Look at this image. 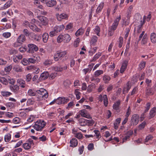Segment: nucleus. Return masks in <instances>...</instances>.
I'll return each mask as SVG.
<instances>
[{"label":"nucleus","mask_w":156,"mask_h":156,"mask_svg":"<svg viewBox=\"0 0 156 156\" xmlns=\"http://www.w3.org/2000/svg\"><path fill=\"white\" fill-rule=\"evenodd\" d=\"M36 93L42 96L43 98H46L48 97V94L47 91L43 88H41L36 91L34 89H30L28 91V94L30 96H34L35 95Z\"/></svg>","instance_id":"obj_1"},{"label":"nucleus","mask_w":156,"mask_h":156,"mask_svg":"<svg viewBox=\"0 0 156 156\" xmlns=\"http://www.w3.org/2000/svg\"><path fill=\"white\" fill-rule=\"evenodd\" d=\"M46 125V122L43 120H39L35 122L32 127L37 131H42Z\"/></svg>","instance_id":"obj_2"},{"label":"nucleus","mask_w":156,"mask_h":156,"mask_svg":"<svg viewBox=\"0 0 156 156\" xmlns=\"http://www.w3.org/2000/svg\"><path fill=\"white\" fill-rule=\"evenodd\" d=\"M64 28L65 26L63 25L55 26L54 27L53 30L50 32V36L52 37L55 36L58 32H60Z\"/></svg>","instance_id":"obj_3"},{"label":"nucleus","mask_w":156,"mask_h":156,"mask_svg":"<svg viewBox=\"0 0 156 156\" xmlns=\"http://www.w3.org/2000/svg\"><path fill=\"white\" fill-rule=\"evenodd\" d=\"M67 53L66 51H57L54 55V59L55 61L61 60Z\"/></svg>","instance_id":"obj_4"},{"label":"nucleus","mask_w":156,"mask_h":156,"mask_svg":"<svg viewBox=\"0 0 156 156\" xmlns=\"http://www.w3.org/2000/svg\"><path fill=\"white\" fill-rule=\"evenodd\" d=\"M26 38L25 36L23 34H21L19 36L16 40V42L14 43V46L17 47L20 46L25 41Z\"/></svg>","instance_id":"obj_5"},{"label":"nucleus","mask_w":156,"mask_h":156,"mask_svg":"<svg viewBox=\"0 0 156 156\" xmlns=\"http://www.w3.org/2000/svg\"><path fill=\"white\" fill-rule=\"evenodd\" d=\"M121 19V16L120 15L116 18L110 28L111 30L114 31L116 29Z\"/></svg>","instance_id":"obj_6"},{"label":"nucleus","mask_w":156,"mask_h":156,"mask_svg":"<svg viewBox=\"0 0 156 156\" xmlns=\"http://www.w3.org/2000/svg\"><path fill=\"white\" fill-rule=\"evenodd\" d=\"M34 144L33 140L31 139H29L26 143L23 144L22 147L25 150H28L30 149L32 146Z\"/></svg>","instance_id":"obj_7"},{"label":"nucleus","mask_w":156,"mask_h":156,"mask_svg":"<svg viewBox=\"0 0 156 156\" xmlns=\"http://www.w3.org/2000/svg\"><path fill=\"white\" fill-rule=\"evenodd\" d=\"M56 17L58 21H61L63 20H67L68 19V15L64 13L61 14L57 13L56 14Z\"/></svg>","instance_id":"obj_8"},{"label":"nucleus","mask_w":156,"mask_h":156,"mask_svg":"<svg viewBox=\"0 0 156 156\" xmlns=\"http://www.w3.org/2000/svg\"><path fill=\"white\" fill-rule=\"evenodd\" d=\"M139 115L136 114L133 115L131 119L130 123L131 125H136L139 122Z\"/></svg>","instance_id":"obj_9"},{"label":"nucleus","mask_w":156,"mask_h":156,"mask_svg":"<svg viewBox=\"0 0 156 156\" xmlns=\"http://www.w3.org/2000/svg\"><path fill=\"white\" fill-rule=\"evenodd\" d=\"M69 101V99L68 98H65L63 97L58 98L56 99L55 103L58 105L61 104H65Z\"/></svg>","instance_id":"obj_10"},{"label":"nucleus","mask_w":156,"mask_h":156,"mask_svg":"<svg viewBox=\"0 0 156 156\" xmlns=\"http://www.w3.org/2000/svg\"><path fill=\"white\" fill-rule=\"evenodd\" d=\"M67 68V66L66 65L64 66H53L51 67L52 70L57 72H61L63 70H66Z\"/></svg>","instance_id":"obj_11"},{"label":"nucleus","mask_w":156,"mask_h":156,"mask_svg":"<svg viewBox=\"0 0 156 156\" xmlns=\"http://www.w3.org/2000/svg\"><path fill=\"white\" fill-rule=\"evenodd\" d=\"M28 51L30 53H32L34 51H36L38 50L37 46L35 44H30L28 45Z\"/></svg>","instance_id":"obj_12"},{"label":"nucleus","mask_w":156,"mask_h":156,"mask_svg":"<svg viewBox=\"0 0 156 156\" xmlns=\"http://www.w3.org/2000/svg\"><path fill=\"white\" fill-rule=\"evenodd\" d=\"M98 99L101 101H103L104 105L105 106H107L108 103V99L107 96L106 94L104 95L103 96L101 94L98 97Z\"/></svg>","instance_id":"obj_13"},{"label":"nucleus","mask_w":156,"mask_h":156,"mask_svg":"<svg viewBox=\"0 0 156 156\" xmlns=\"http://www.w3.org/2000/svg\"><path fill=\"white\" fill-rule=\"evenodd\" d=\"M40 60V58L38 56L36 57H34L33 58H30L28 59L29 63H34L37 61L38 62Z\"/></svg>","instance_id":"obj_14"},{"label":"nucleus","mask_w":156,"mask_h":156,"mask_svg":"<svg viewBox=\"0 0 156 156\" xmlns=\"http://www.w3.org/2000/svg\"><path fill=\"white\" fill-rule=\"evenodd\" d=\"M80 114L81 116L87 119L91 118L90 115L87 112V110L83 109L80 111Z\"/></svg>","instance_id":"obj_15"},{"label":"nucleus","mask_w":156,"mask_h":156,"mask_svg":"<svg viewBox=\"0 0 156 156\" xmlns=\"http://www.w3.org/2000/svg\"><path fill=\"white\" fill-rule=\"evenodd\" d=\"M128 63V61L127 60H124L123 61L120 69V72L121 73H123L126 69Z\"/></svg>","instance_id":"obj_16"},{"label":"nucleus","mask_w":156,"mask_h":156,"mask_svg":"<svg viewBox=\"0 0 156 156\" xmlns=\"http://www.w3.org/2000/svg\"><path fill=\"white\" fill-rule=\"evenodd\" d=\"M29 27L33 31L35 32H40L41 29L38 28L33 23H30Z\"/></svg>","instance_id":"obj_17"},{"label":"nucleus","mask_w":156,"mask_h":156,"mask_svg":"<svg viewBox=\"0 0 156 156\" xmlns=\"http://www.w3.org/2000/svg\"><path fill=\"white\" fill-rule=\"evenodd\" d=\"M29 27L33 31L35 32H40L41 29L38 28L33 23H30Z\"/></svg>","instance_id":"obj_18"},{"label":"nucleus","mask_w":156,"mask_h":156,"mask_svg":"<svg viewBox=\"0 0 156 156\" xmlns=\"http://www.w3.org/2000/svg\"><path fill=\"white\" fill-rule=\"evenodd\" d=\"M29 27L33 31L35 32H40L41 29L38 28L33 23H30Z\"/></svg>","instance_id":"obj_19"},{"label":"nucleus","mask_w":156,"mask_h":156,"mask_svg":"<svg viewBox=\"0 0 156 156\" xmlns=\"http://www.w3.org/2000/svg\"><path fill=\"white\" fill-rule=\"evenodd\" d=\"M17 83L19 86L22 88H24L25 87L26 84L24 80L21 79H19L17 80Z\"/></svg>","instance_id":"obj_20"},{"label":"nucleus","mask_w":156,"mask_h":156,"mask_svg":"<svg viewBox=\"0 0 156 156\" xmlns=\"http://www.w3.org/2000/svg\"><path fill=\"white\" fill-rule=\"evenodd\" d=\"M49 73L48 72H44L41 74L40 78L42 80H45L49 77Z\"/></svg>","instance_id":"obj_21"},{"label":"nucleus","mask_w":156,"mask_h":156,"mask_svg":"<svg viewBox=\"0 0 156 156\" xmlns=\"http://www.w3.org/2000/svg\"><path fill=\"white\" fill-rule=\"evenodd\" d=\"M39 20L44 25H46L48 23V19L44 16H39Z\"/></svg>","instance_id":"obj_22"},{"label":"nucleus","mask_w":156,"mask_h":156,"mask_svg":"<svg viewBox=\"0 0 156 156\" xmlns=\"http://www.w3.org/2000/svg\"><path fill=\"white\" fill-rule=\"evenodd\" d=\"M63 35V41L65 42L68 43L71 40V37L68 34H64Z\"/></svg>","instance_id":"obj_23"},{"label":"nucleus","mask_w":156,"mask_h":156,"mask_svg":"<svg viewBox=\"0 0 156 156\" xmlns=\"http://www.w3.org/2000/svg\"><path fill=\"white\" fill-rule=\"evenodd\" d=\"M70 147H76L78 144V141L76 139L73 138L70 141Z\"/></svg>","instance_id":"obj_24"},{"label":"nucleus","mask_w":156,"mask_h":156,"mask_svg":"<svg viewBox=\"0 0 156 156\" xmlns=\"http://www.w3.org/2000/svg\"><path fill=\"white\" fill-rule=\"evenodd\" d=\"M156 113V108L155 107H154L152 108L151 109V110L149 115V119H150L154 117Z\"/></svg>","instance_id":"obj_25"},{"label":"nucleus","mask_w":156,"mask_h":156,"mask_svg":"<svg viewBox=\"0 0 156 156\" xmlns=\"http://www.w3.org/2000/svg\"><path fill=\"white\" fill-rule=\"evenodd\" d=\"M10 88L11 90L15 93H17L19 90V87L16 85H14L11 86Z\"/></svg>","instance_id":"obj_26"},{"label":"nucleus","mask_w":156,"mask_h":156,"mask_svg":"<svg viewBox=\"0 0 156 156\" xmlns=\"http://www.w3.org/2000/svg\"><path fill=\"white\" fill-rule=\"evenodd\" d=\"M150 39L152 43L154 44L156 43V34L155 33H152L150 34Z\"/></svg>","instance_id":"obj_27"},{"label":"nucleus","mask_w":156,"mask_h":156,"mask_svg":"<svg viewBox=\"0 0 156 156\" xmlns=\"http://www.w3.org/2000/svg\"><path fill=\"white\" fill-rule=\"evenodd\" d=\"M121 120V119L120 118H119L116 119L114 123V127L115 129H117Z\"/></svg>","instance_id":"obj_28"},{"label":"nucleus","mask_w":156,"mask_h":156,"mask_svg":"<svg viewBox=\"0 0 156 156\" xmlns=\"http://www.w3.org/2000/svg\"><path fill=\"white\" fill-rule=\"evenodd\" d=\"M13 69L17 72H22L23 69L22 67L18 65H15L14 66Z\"/></svg>","instance_id":"obj_29"},{"label":"nucleus","mask_w":156,"mask_h":156,"mask_svg":"<svg viewBox=\"0 0 156 156\" xmlns=\"http://www.w3.org/2000/svg\"><path fill=\"white\" fill-rule=\"evenodd\" d=\"M87 119L81 118L79 120V122L80 125L82 126H85L87 125L86 122Z\"/></svg>","instance_id":"obj_30"},{"label":"nucleus","mask_w":156,"mask_h":156,"mask_svg":"<svg viewBox=\"0 0 156 156\" xmlns=\"http://www.w3.org/2000/svg\"><path fill=\"white\" fill-rule=\"evenodd\" d=\"M120 104V101L119 100L116 101L113 105V109L115 110H119Z\"/></svg>","instance_id":"obj_31"},{"label":"nucleus","mask_w":156,"mask_h":156,"mask_svg":"<svg viewBox=\"0 0 156 156\" xmlns=\"http://www.w3.org/2000/svg\"><path fill=\"white\" fill-rule=\"evenodd\" d=\"M104 6V3L102 2H101L96 9V13L98 14L101 12L103 9Z\"/></svg>","instance_id":"obj_32"},{"label":"nucleus","mask_w":156,"mask_h":156,"mask_svg":"<svg viewBox=\"0 0 156 156\" xmlns=\"http://www.w3.org/2000/svg\"><path fill=\"white\" fill-rule=\"evenodd\" d=\"M148 39L147 35V34H145L143 36L141 41V44L142 45H144L147 42Z\"/></svg>","instance_id":"obj_33"},{"label":"nucleus","mask_w":156,"mask_h":156,"mask_svg":"<svg viewBox=\"0 0 156 156\" xmlns=\"http://www.w3.org/2000/svg\"><path fill=\"white\" fill-rule=\"evenodd\" d=\"M56 2L55 1L51 0L48 1L46 5L48 7H51L56 5Z\"/></svg>","instance_id":"obj_34"},{"label":"nucleus","mask_w":156,"mask_h":156,"mask_svg":"<svg viewBox=\"0 0 156 156\" xmlns=\"http://www.w3.org/2000/svg\"><path fill=\"white\" fill-rule=\"evenodd\" d=\"M145 92L146 94L147 95H152L154 93L152 89L150 88H147Z\"/></svg>","instance_id":"obj_35"},{"label":"nucleus","mask_w":156,"mask_h":156,"mask_svg":"<svg viewBox=\"0 0 156 156\" xmlns=\"http://www.w3.org/2000/svg\"><path fill=\"white\" fill-rule=\"evenodd\" d=\"M84 31L83 29L81 28L79 29L75 33V35L76 36L78 37L80 35H82Z\"/></svg>","instance_id":"obj_36"},{"label":"nucleus","mask_w":156,"mask_h":156,"mask_svg":"<svg viewBox=\"0 0 156 156\" xmlns=\"http://www.w3.org/2000/svg\"><path fill=\"white\" fill-rule=\"evenodd\" d=\"M48 37L49 36L48 33H45L43 34L42 35V39L44 43H46L47 42Z\"/></svg>","instance_id":"obj_37"},{"label":"nucleus","mask_w":156,"mask_h":156,"mask_svg":"<svg viewBox=\"0 0 156 156\" xmlns=\"http://www.w3.org/2000/svg\"><path fill=\"white\" fill-rule=\"evenodd\" d=\"M98 39V38L97 36H92L90 41L91 45H94L95 43L97 42Z\"/></svg>","instance_id":"obj_38"},{"label":"nucleus","mask_w":156,"mask_h":156,"mask_svg":"<svg viewBox=\"0 0 156 156\" xmlns=\"http://www.w3.org/2000/svg\"><path fill=\"white\" fill-rule=\"evenodd\" d=\"M133 8V7L132 5H130L129 7L127 12V17L128 19H129L131 16V14Z\"/></svg>","instance_id":"obj_39"},{"label":"nucleus","mask_w":156,"mask_h":156,"mask_svg":"<svg viewBox=\"0 0 156 156\" xmlns=\"http://www.w3.org/2000/svg\"><path fill=\"white\" fill-rule=\"evenodd\" d=\"M146 63L144 61H141L139 65V69L141 70L144 69Z\"/></svg>","instance_id":"obj_40"},{"label":"nucleus","mask_w":156,"mask_h":156,"mask_svg":"<svg viewBox=\"0 0 156 156\" xmlns=\"http://www.w3.org/2000/svg\"><path fill=\"white\" fill-rule=\"evenodd\" d=\"M98 48V47H95L91 48L89 51V55L91 56H92L96 51Z\"/></svg>","instance_id":"obj_41"},{"label":"nucleus","mask_w":156,"mask_h":156,"mask_svg":"<svg viewBox=\"0 0 156 156\" xmlns=\"http://www.w3.org/2000/svg\"><path fill=\"white\" fill-rule=\"evenodd\" d=\"M95 76H92L90 78V81H94L96 83H98L100 81V79L98 78Z\"/></svg>","instance_id":"obj_42"},{"label":"nucleus","mask_w":156,"mask_h":156,"mask_svg":"<svg viewBox=\"0 0 156 156\" xmlns=\"http://www.w3.org/2000/svg\"><path fill=\"white\" fill-rule=\"evenodd\" d=\"M103 71L101 70H97L95 72L94 75L95 77H98L103 73Z\"/></svg>","instance_id":"obj_43"},{"label":"nucleus","mask_w":156,"mask_h":156,"mask_svg":"<svg viewBox=\"0 0 156 156\" xmlns=\"http://www.w3.org/2000/svg\"><path fill=\"white\" fill-rule=\"evenodd\" d=\"M103 81L105 83H107L111 79L110 77L108 75H105L103 77Z\"/></svg>","instance_id":"obj_44"},{"label":"nucleus","mask_w":156,"mask_h":156,"mask_svg":"<svg viewBox=\"0 0 156 156\" xmlns=\"http://www.w3.org/2000/svg\"><path fill=\"white\" fill-rule=\"evenodd\" d=\"M35 119V117L33 115H31L28 117L27 119V123H30L33 122Z\"/></svg>","instance_id":"obj_45"},{"label":"nucleus","mask_w":156,"mask_h":156,"mask_svg":"<svg viewBox=\"0 0 156 156\" xmlns=\"http://www.w3.org/2000/svg\"><path fill=\"white\" fill-rule=\"evenodd\" d=\"M131 86L129 85L128 83H127L126 84V87L123 88V93L124 94L127 93L130 89V88Z\"/></svg>","instance_id":"obj_46"},{"label":"nucleus","mask_w":156,"mask_h":156,"mask_svg":"<svg viewBox=\"0 0 156 156\" xmlns=\"http://www.w3.org/2000/svg\"><path fill=\"white\" fill-rule=\"evenodd\" d=\"M151 17V12H150L147 16H144L143 17L144 21H145L146 20L149 21L150 20Z\"/></svg>","instance_id":"obj_47"},{"label":"nucleus","mask_w":156,"mask_h":156,"mask_svg":"<svg viewBox=\"0 0 156 156\" xmlns=\"http://www.w3.org/2000/svg\"><path fill=\"white\" fill-rule=\"evenodd\" d=\"M101 55V53L98 52L93 57L92 61L94 62Z\"/></svg>","instance_id":"obj_48"},{"label":"nucleus","mask_w":156,"mask_h":156,"mask_svg":"<svg viewBox=\"0 0 156 156\" xmlns=\"http://www.w3.org/2000/svg\"><path fill=\"white\" fill-rule=\"evenodd\" d=\"M13 2L12 0H9L4 4V7H5L6 9H7L12 5Z\"/></svg>","instance_id":"obj_49"},{"label":"nucleus","mask_w":156,"mask_h":156,"mask_svg":"<svg viewBox=\"0 0 156 156\" xmlns=\"http://www.w3.org/2000/svg\"><path fill=\"white\" fill-rule=\"evenodd\" d=\"M94 30L95 34H97L98 36H100V28L98 26H96L95 28L94 29Z\"/></svg>","instance_id":"obj_50"},{"label":"nucleus","mask_w":156,"mask_h":156,"mask_svg":"<svg viewBox=\"0 0 156 156\" xmlns=\"http://www.w3.org/2000/svg\"><path fill=\"white\" fill-rule=\"evenodd\" d=\"M75 94L76 97V98L77 100H79L80 98V93L78 89H76L75 90Z\"/></svg>","instance_id":"obj_51"},{"label":"nucleus","mask_w":156,"mask_h":156,"mask_svg":"<svg viewBox=\"0 0 156 156\" xmlns=\"http://www.w3.org/2000/svg\"><path fill=\"white\" fill-rule=\"evenodd\" d=\"M34 102V101L32 98H29L27 101V105H30L33 104Z\"/></svg>","instance_id":"obj_52"},{"label":"nucleus","mask_w":156,"mask_h":156,"mask_svg":"<svg viewBox=\"0 0 156 156\" xmlns=\"http://www.w3.org/2000/svg\"><path fill=\"white\" fill-rule=\"evenodd\" d=\"M11 139V135L8 133L4 137V140L5 142H9Z\"/></svg>","instance_id":"obj_53"},{"label":"nucleus","mask_w":156,"mask_h":156,"mask_svg":"<svg viewBox=\"0 0 156 156\" xmlns=\"http://www.w3.org/2000/svg\"><path fill=\"white\" fill-rule=\"evenodd\" d=\"M91 119L90 120L87 119V125L88 126H91L92 125H93L94 123V121L92 119H91Z\"/></svg>","instance_id":"obj_54"},{"label":"nucleus","mask_w":156,"mask_h":156,"mask_svg":"<svg viewBox=\"0 0 156 156\" xmlns=\"http://www.w3.org/2000/svg\"><path fill=\"white\" fill-rule=\"evenodd\" d=\"M0 81L3 84L6 85L8 84L7 80L4 77H0Z\"/></svg>","instance_id":"obj_55"},{"label":"nucleus","mask_w":156,"mask_h":156,"mask_svg":"<svg viewBox=\"0 0 156 156\" xmlns=\"http://www.w3.org/2000/svg\"><path fill=\"white\" fill-rule=\"evenodd\" d=\"M57 41L58 43H60L63 41V35L62 34L59 35L57 38Z\"/></svg>","instance_id":"obj_56"},{"label":"nucleus","mask_w":156,"mask_h":156,"mask_svg":"<svg viewBox=\"0 0 156 156\" xmlns=\"http://www.w3.org/2000/svg\"><path fill=\"white\" fill-rule=\"evenodd\" d=\"M1 93L2 96L6 97L9 96L11 94L10 92L5 91H2Z\"/></svg>","instance_id":"obj_57"},{"label":"nucleus","mask_w":156,"mask_h":156,"mask_svg":"<svg viewBox=\"0 0 156 156\" xmlns=\"http://www.w3.org/2000/svg\"><path fill=\"white\" fill-rule=\"evenodd\" d=\"M21 62L24 66L27 65L29 64L28 60L25 58L23 59Z\"/></svg>","instance_id":"obj_58"},{"label":"nucleus","mask_w":156,"mask_h":156,"mask_svg":"<svg viewBox=\"0 0 156 156\" xmlns=\"http://www.w3.org/2000/svg\"><path fill=\"white\" fill-rule=\"evenodd\" d=\"M57 73H52L49 75V78L50 80L54 79L56 76Z\"/></svg>","instance_id":"obj_59"},{"label":"nucleus","mask_w":156,"mask_h":156,"mask_svg":"<svg viewBox=\"0 0 156 156\" xmlns=\"http://www.w3.org/2000/svg\"><path fill=\"white\" fill-rule=\"evenodd\" d=\"M145 83L147 84L148 86H151L152 85V80L147 78L145 80Z\"/></svg>","instance_id":"obj_60"},{"label":"nucleus","mask_w":156,"mask_h":156,"mask_svg":"<svg viewBox=\"0 0 156 156\" xmlns=\"http://www.w3.org/2000/svg\"><path fill=\"white\" fill-rule=\"evenodd\" d=\"M3 36L5 38H8L11 36L10 32H5L3 34Z\"/></svg>","instance_id":"obj_61"},{"label":"nucleus","mask_w":156,"mask_h":156,"mask_svg":"<svg viewBox=\"0 0 156 156\" xmlns=\"http://www.w3.org/2000/svg\"><path fill=\"white\" fill-rule=\"evenodd\" d=\"M73 27V24L72 23H69L67 24L65 30H68L71 29Z\"/></svg>","instance_id":"obj_62"},{"label":"nucleus","mask_w":156,"mask_h":156,"mask_svg":"<svg viewBox=\"0 0 156 156\" xmlns=\"http://www.w3.org/2000/svg\"><path fill=\"white\" fill-rule=\"evenodd\" d=\"M12 121L15 124H18L20 123V120L18 117H16L13 119Z\"/></svg>","instance_id":"obj_63"},{"label":"nucleus","mask_w":156,"mask_h":156,"mask_svg":"<svg viewBox=\"0 0 156 156\" xmlns=\"http://www.w3.org/2000/svg\"><path fill=\"white\" fill-rule=\"evenodd\" d=\"M94 132L96 135L97 138L98 140L101 137L99 131L98 130H94Z\"/></svg>","instance_id":"obj_64"}]
</instances>
